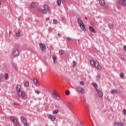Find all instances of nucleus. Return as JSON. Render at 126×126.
Here are the masks:
<instances>
[{
	"mask_svg": "<svg viewBox=\"0 0 126 126\" xmlns=\"http://www.w3.org/2000/svg\"><path fill=\"white\" fill-rule=\"evenodd\" d=\"M90 63L91 65H92L93 66H95V68H96L97 70H101V69H102L101 66L99 65V63H98L97 61H94L91 60H90Z\"/></svg>",
	"mask_w": 126,
	"mask_h": 126,
	"instance_id": "nucleus-1",
	"label": "nucleus"
},
{
	"mask_svg": "<svg viewBox=\"0 0 126 126\" xmlns=\"http://www.w3.org/2000/svg\"><path fill=\"white\" fill-rule=\"evenodd\" d=\"M16 91L18 92V95L22 98L25 97V93L21 91V87L20 85H18L16 87Z\"/></svg>",
	"mask_w": 126,
	"mask_h": 126,
	"instance_id": "nucleus-2",
	"label": "nucleus"
},
{
	"mask_svg": "<svg viewBox=\"0 0 126 126\" xmlns=\"http://www.w3.org/2000/svg\"><path fill=\"white\" fill-rule=\"evenodd\" d=\"M77 23L79 24L82 31H86V28H85V26L84 25L83 22H82L81 19H80L79 18L77 19Z\"/></svg>",
	"mask_w": 126,
	"mask_h": 126,
	"instance_id": "nucleus-3",
	"label": "nucleus"
},
{
	"mask_svg": "<svg viewBox=\"0 0 126 126\" xmlns=\"http://www.w3.org/2000/svg\"><path fill=\"white\" fill-rule=\"evenodd\" d=\"M52 95L54 96V98L56 99V100H60L61 98L60 94H59V93H58V92L55 90L52 91Z\"/></svg>",
	"mask_w": 126,
	"mask_h": 126,
	"instance_id": "nucleus-4",
	"label": "nucleus"
},
{
	"mask_svg": "<svg viewBox=\"0 0 126 126\" xmlns=\"http://www.w3.org/2000/svg\"><path fill=\"white\" fill-rule=\"evenodd\" d=\"M20 52L18 49H14L12 51V55L13 57H18L19 56Z\"/></svg>",
	"mask_w": 126,
	"mask_h": 126,
	"instance_id": "nucleus-5",
	"label": "nucleus"
},
{
	"mask_svg": "<svg viewBox=\"0 0 126 126\" xmlns=\"http://www.w3.org/2000/svg\"><path fill=\"white\" fill-rule=\"evenodd\" d=\"M95 91H96L98 95L99 96V97L100 98H102V97H103V94L102 93V92H101V91H100V90L95 88Z\"/></svg>",
	"mask_w": 126,
	"mask_h": 126,
	"instance_id": "nucleus-6",
	"label": "nucleus"
},
{
	"mask_svg": "<svg viewBox=\"0 0 126 126\" xmlns=\"http://www.w3.org/2000/svg\"><path fill=\"white\" fill-rule=\"evenodd\" d=\"M39 47L41 51H45V50H46V45L44 43H40Z\"/></svg>",
	"mask_w": 126,
	"mask_h": 126,
	"instance_id": "nucleus-7",
	"label": "nucleus"
},
{
	"mask_svg": "<svg viewBox=\"0 0 126 126\" xmlns=\"http://www.w3.org/2000/svg\"><path fill=\"white\" fill-rule=\"evenodd\" d=\"M76 89L78 90V91H79V92H81V93H82L83 94H84V93H85V92L84 91V89H83V88L79 86L76 87Z\"/></svg>",
	"mask_w": 126,
	"mask_h": 126,
	"instance_id": "nucleus-8",
	"label": "nucleus"
},
{
	"mask_svg": "<svg viewBox=\"0 0 126 126\" xmlns=\"http://www.w3.org/2000/svg\"><path fill=\"white\" fill-rule=\"evenodd\" d=\"M10 121L13 123V124H16L17 123V119L15 117H10Z\"/></svg>",
	"mask_w": 126,
	"mask_h": 126,
	"instance_id": "nucleus-9",
	"label": "nucleus"
},
{
	"mask_svg": "<svg viewBox=\"0 0 126 126\" xmlns=\"http://www.w3.org/2000/svg\"><path fill=\"white\" fill-rule=\"evenodd\" d=\"M126 0H119L118 1V3H120V4H122L123 6H125L126 5Z\"/></svg>",
	"mask_w": 126,
	"mask_h": 126,
	"instance_id": "nucleus-10",
	"label": "nucleus"
},
{
	"mask_svg": "<svg viewBox=\"0 0 126 126\" xmlns=\"http://www.w3.org/2000/svg\"><path fill=\"white\" fill-rule=\"evenodd\" d=\"M33 83L36 86H40V84H39V81L37 79H33Z\"/></svg>",
	"mask_w": 126,
	"mask_h": 126,
	"instance_id": "nucleus-11",
	"label": "nucleus"
},
{
	"mask_svg": "<svg viewBox=\"0 0 126 126\" xmlns=\"http://www.w3.org/2000/svg\"><path fill=\"white\" fill-rule=\"evenodd\" d=\"M49 119H50L52 122H55V121H56V117L52 115L49 116Z\"/></svg>",
	"mask_w": 126,
	"mask_h": 126,
	"instance_id": "nucleus-12",
	"label": "nucleus"
},
{
	"mask_svg": "<svg viewBox=\"0 0 126 126\" xmlns=\"http://www.w3.org/2000/svg\"><path fill=\"white\" fill-rule=\"evenodd\" d=\"M99 4L101 6H105V1L104 0H99Z\"/></svg>",
	"mask_w": 126,
	"mask_h": 126,
	"instance_id": "nucleus-13",
	"label": "nucleus"
},
{
	"mask_svg": "<svg viewBox=\"0 0 126 126\" xmlns=\"http://www.w3.org/2000/svg\"><path fill=\"white\" fill-rule=\"evenodd\" d=\"M17 37H20L21 36V31L20 30H18L16 32Z\"/></svg>",
	"mask_w": 126,
	"mask_h": 126,
	"instance_id": "nucleus-14",
	"label": "nucleus"
},
{
	"mask_svg": "<svg viewBox=\"0 0 126 126\" xmlns=\"http://www.w3.org/2000/svg\"><path fill=\"white\" fill-rule=\"evenodd\" d=\"M21 121L22 122H23V124H26V122H27L26 121V120L25 119V118H24V117L23 116H22L21 117Z\"/></svg>",
	"mask_w": 126,
	"mask_h": 126,
	"instance_id": "nucleus-15",
	"label": "nucleus"
},
{
	"mask_svg": "<svg viewBox=\"0 0 126 126\" xmlns=\"http://www.w3.org/2000/svg\"><path fill=\"white\" fill-rule=\"evenodd\" d=\"M36 6V3L34 2H32L31 4V8H34Z\"/></svg>",
	"mask_w": 126,
	"mask_h": 126,
	"instance_id": "nucleus-16",
	"label": "nucleus"
},
{
	"mask_svg": "<svg viewBox=\"0 0 126 126\" xmlns=\"http://www.w3.org/2000/svg\"><path fill=\"white\" fill-rule=\"evenodd\" d=\"M89 29L93 33H95V30H94V28L92 26H90Z\"/></svg>",
	"mask_w": 126,
	"mask_h": 126,
	"instance_id": "nucleus-17",
	"label": "nucleus"
},
{
	"mask_svg": "<svg viewBox=\"0 0 126 126\" xmlns=\"http://www.w3.org/2000/svg\"><path fill=\"white\" fill-rule=\"evenodd\" d=\"M57 4L58 6H60L61 4H62V1L61 0H57Z\"/></svg>",
	"mask_w": 126,
	"mask_h": 126,
	"instance_id": "nucleus-18",
	"label": "nucleus"
},
{
	"mask_svg": "<svg viewBox=\"0 0 126 126\" xmlns=\"http://www.w3.org/2000/svg\"><path fill=\"white\" fill-rule=\"evenodd\" d=\"M108 27L110 29H113L114 28V25L112 24H108Z\"/></svg>",
	"mask_w": 126,
	"mask_h": 126,
	"instance_id": "nucleus-19",
	"label": "nucleus"
},
{
	"mask_svg": "<svg viewBox=\"0 0 126 126\" xmlns=\"http://www.w3.org/2000/svg\"><path fill=\"white\" fill-rule=\"evenodd\" d=\"M52 59L53 60V62L56 63V61H57V57H56V56H55V55L53 56Z\"/></svg>",
	"mask_w": 126,
	"mask_h": 126,
	"instance_id": "nucleus-20",
	"label": "nucleus"
},
{
	"mask_svg": "<svg viewBox=\"0 0 126 126\" xmlns=\"http://www.w3.org/2000/svg\"><path fill=\"white\" fill-rule=\"evenodd\" d=\"M28 86H29V82H26L24 84V87L27 88Z\"/></svg>",
	"mask_w": 126,
	"mask_h": 126,
	"instance_id": "nucleus-21",
	"label": "nucleus"
},
{
	"mask_svg": "<svg viewBox=\"0 0 126 126\" xmlns=\"http://www.w3.org/2000/svg\"><path fill=\"white\" fill-rule=\"evenodd\" d=\"M64 53V51H63V50H60L59 51V54L60 55H63V54Z\"/></svg>",
	"mask_w": 126,
	"mask_h": 126,
	"instance_id": "nucleus-22",
	"label": "nucleus"
},
{
	"mask_svg": "<svg viewBox=\"0 0 126 126\" xmlns=\"http://www.w3.org/2000/svg\"><path fill=\"white\" fill-rule=\"evenodd\" d=\"M41 13H47V10H46L45 9H43L41 10Z\"/></svg>",
	"mask_w": 126,
	"mask_h": 126,
	"instance_id": "nucleus-23",
	"label": "nucleus"
},
{
	"mask_svg": "<svg viewBox=\"0 0 126 126\" xmlns=\"http://www.w3.org/2000/svg\"><path fill=\"white\" fill-rule=\"evenodd\" d=\"M44 9H45L46 10H49V7L47 5H44Z\"/></svg>",
	"mask_w": 126,
	"mask_h": 126,
	"instance_id": "nucleus-24",
	"label": "nucleus"
},
{
	"mask_svg": "<svg viewBox=\"0 0 126 126\" xmlns=\"http://www.w3.org/2000/svg\"><path fill=\"white\" fill-rule=\"evenodd\" d=\"M116 92H117V90H113L111 91V94H115V93H116Z\"/></svg>",
	"mask_w": 126,
	"mask_h": 126,
	"instance_id": "nucleus-25",
	"label": "nucleus"
},
{
	"mask_svg": "<svg viewBox=\"0 0 126 126\" xmlns=\"http://www.w3.org/2000/svg\"><path fill=\"white\" fill-rule=\"evenodd\" d=\"M59 113L58 110H55V111L53 112V114H55V115H57Z\"/></svg>",
	"mask_w": 126,
	"mask_h": 126,
	"instance_id": "nucleus-26",
	"label": "nucleus"
},
{
	"mask_svg": "<svg viewBox=\"0 0 126 126\" xmlns=\"http://www.w3.org/2000/svg\"><path fill=\"white\" fill-rule=\"evenodd\" d=\"M117 125L119 126H124V124H123V123H122V122H118V123H117Z\"/></svg>",
	"mask_w": 126,
	"mask_h": 126,
	"instance_id": "nucleus-27",
	"label": "nucleus"
},
{
	"mask_svg": "<svg viewBox=\"0 0 126 126\" xmlns=\"http://www.w3.org/2000/svg\"><path fill=\"white\" fill-rule=\"evenodd\" d=\"M76 66V62L75 61L73 62V67H75Z\"/></svg>",
	"mask_w": 126,
	"mask_h": 126,
	"instance_id": "nucleus-28",
	"label": "nucleus"
},
{
	"mask_svg": "<svg viewBox=\"0 0 126 126\" xmlns=\"http://www.w3.org/2000/svg\"><path fill=\"white\" fill-rule=\"evenodd\" d=\"M92 85H93L94 87H95V88H97V87H98V86L96 83H93Z\"/></svg>",
	"mask_w": 126,
	"mask_h": 126,
	"instance_id": "nucleus-29",
	"label": "nucleus"
},
{
	"mask_svg": "<svg viewBox=\"0 0 126 126\" xmlns=\"http://www.w3.org/2000/svg\"><path fill=\"white\" fill-rule=\"evenodd\" d=\"M100 75H98L96 77V80L98 81L99 80H100Z\"/></svg>",
	"mask_w": 126,
	"mask_h": 126,
	"instance_id": "nucleus-30",
	"label": "nucleus"
},
{
	"mask_svg": "<svg viewBox=\"0 0 126 126\" xmlns=\"http://www.w3.org/2000/svg\"><path fill=\"white\" fill-rule=\"evenodd\" d=\"M5 79H8V74L7 73L5 74Z\"/></svg>",
	"mask_w": 126,
	"mask_h": 126,
	"instance_id": "nucleus-31",
	"label": "nucleus"
},
{
	"mask_svg": "<svg viewBox=\"0 0 126 126\" xmlns=\"http://www.w3.org/2000/svg\"><path fill=\"white\" fill-rule=\"evenodd\" d=\"M53 23L54 24H58V21L57 20H54Z\"/></svg>",
	"mask_w": 126,
	"mask_h": 126,
	"instance_id": "nucleus-32",
	"label": "nucleus"
},
{
	"mask_svg": "<svg viewBox=\"0 0 126 126\" xmlns=\"http://www.w3.org/2000/svg\"><path fill=\"white\" fill-rule=\"evenodd\" d=\"M66 95H68L69 94V91L67 90L65 92Z\"/></svg>",
	"mask_w": 126,
	"mask_h": 126,
	"instance_id": "nucleus-33",
	"label": "nucleus"
},
{
	"mask_svg": "<svg viewBox=\"0 0 126 126\" xmlns=\"http://www.w3.org/2000/svg\"><path fill=\"white\" fill-rule=\"evenodd\" d=\"M80 85H82V86L84 85V82L83 81L80 82Z\"/></svg>",
	"mask_w": 126,
	"mask_h": 126,
	"instance_id": "nucleus-34",
	"label": "nucleus"
},
{
	"mask_svg": "<svg viewBox=\"0 0 126 126\" xmlns=\"http://www.w3.org/2000/svg\"><path fill=\"white\" fill-rule=\"evenodd\" d=\"M120 77H121V78H123L124 77V73H121L120 74Z\"/></svg>",
	"mask_w": 126,
	"mask_h": 126,
	"instance_id": "nucleus-35",
	"label": "nucleus"
},
{
	"mask_svg": "<svg viewBox=\"0 0 126 126\" xmlns=\"http://www.w3.org/2000/svg\"><path fill=\"white\" fill-rule=\"evenodd\" d=\"M35 93L38 94H40V91H35Z\"/></svg>",
	"mask_w": 126,
	"mask_h": 126,
	"instance_id": "nucleus-36",
	"label": "nucleus"
},
{
	"mask_svg": "<svg viewBox=\"0 0 126 126\" xmlns=\"http://www.w3.org/2000/svg\"><path fill=\"white\" fill-rule=\"evenodd\" d=\"M123 50H124V51L125 52H126V45L124 46L123 47Z\"/></svg>",
	"mask_w": 126,
	"mask_h": 126,
	"instance_id": "nucleus-37",
	"label": "nucleus"
},
{
	"mask_svg": "<svg viewBox=\"0 0 126 126\" xmlns=\"http://www.w3.org/2000/svg\"><path fill=\"white\" fill-rule=\"evenodd\" d=\"M123 112H124V115L126 114V109H124L123 110Z\"/></svg>",
	"mask_w": 126,
	"mask_h": 126,
	"instance_id": "nucleus-38",
	"label": "nucleus"
},
{
	"mask_svg": "<svg viewBox=\"0 0 126 126\" xmlns=\"http://www.w3.org/2000/svg\"><path fill=\"white\" fill-rule=\"evenodd\" d=\"M49 31H50V32L53 31V29H52V28H50Z\"/></svg>",
	"mask_w": 126,
	"mask_h": 126,
	"instance_id": "nucleus-39",
	"label": "nucleus"
},
{
	"mask_svg": "<svg viewBox=\"0 0 126 126\" xmlns=\"http://www.w3.org/2000/svg\"><path fill=\"white\" fill-rule=\"evenodd\" d=\"M67 40L68 41H70V40H71V38L70 37H68Z\"/></svg>",
	"mask_w": 126,
	"mask_h": 126,
	"instance_id": "nucleus-40",
	"label": "nucleus"
},
{
	"mask_svg": "<svg viewBox=\"0 0 126 126\" xmlns=\"http://www.w3.org/2000/svg\"><path fill=\"white\" fill-rule=\"evenodd\" d=\"M13 105H19V104L16 103V102H15V103H14L13 104Z\"/></svg>",
	"mask_w": 126,
	"mask_h": 126,
	"instance_id": "nucleus-41",
	"label": "nucleus"
},
{
	"mask_svg": "<svg viewBox=\"0 0 126 126\" xmlns=\"http://www.w3.org/2000/svg\"><path fill=\"white\" fill-rule=\"evenodd\" d=\"M24 124H25L26 126H29L27 124V122H26V123H24Z\"/></svg>",
	"mask_w": 126,
	"mask_h": 126,
	"instance_id": "nucleus-42",
	"label": "nucleus"
},
{
	"mask_svg": "<svg viewBox=\"0 0 126 126\" xmlns=\"http://www.w3.org/2000/svg\"><path fill=\"white\" fill-rule=\"evenodd\" d=\"M87 110L88 111V113H89V106L87 107Z\"/></svg>",
	"mask_w": 126,
	"mask_h": 126,
	"instance_id": "nucleus-43",
	"label": "nucleus"
},
{
	"mask_svg": "<svg viewBox=\"0 0 126 126\" xmlns=\"http://www.w3.org/2000/svg\"><path fill=\"white\" fill-rule=\"evenodd\" d=\"M16 126H20V124L17 123Z\"/></svg>",
	"mask_w": 126,
	"mask_h": 126,
	"instance_id": "nucleus-44",
	"label": "nucleus"
},
{
	"mask_svg": "<svg viewBox=\"0 0 126 126\" xmlns=\"http://www.w3.org/2000/svg\"><path fill=\"white\" fill-rule=\"evenodd\" d=\"M126 60V58L124 57L122 58L123 61H125Z\"/></svg>",
	"mask_w": 126,
	"mask_h": 126,
	"instance_id": "nucleus-45",
	"label": "nucleus"
},
{
	"mask_svg": "<svg viewBox=\"0 0 126 126\" xmlns=\"http://www.w3.org/2000/svg\"><path fill=\"white\" fill-rule=\"evenodd\" d=\"M46 20H50V17L47 18Z\"/></svg>",
	"mask_w": 126,
	"mask_h": 126,
	"instance_id": "nucleus-46",
	"label": "nucleus"
},
{
	"mask_svg": "<svg viewBox=\"0 0 126 126\" xmlns=\"http://www.w3.org/2000/svg\"><path fill=\"white\" fill-rule=\"evenodd\" d=\"M58 36H59V37H61V34L60 33H58Z\"/></svg>",
	"mask_w": 126,
	"mask_h": 126,
	"instance_id": "nucleus-47",
	"label": "nucleus"
},
{
	"mask_svg": "<svg viewBox=\"0 0 126 126\" xmlns=\"http://www.w3.org/2000/svg\"><path fill=\"white\" fill-rule=\"evenodd\" d=\"M114 126H117V123H114Z\"/></svg>",
	"mask_w": 126,
	"mask_h": 126,
	"instance_id": "nucleus-48",
	"label": "nucleus"
},
{
	"mask_svg": "<svg viewBox=\"0 0 126 126\" xmlns=\"http://www.w3.org/2000/svg\"><path fill=\"white\" fill-rule=\"evenodd\" d=\"M1 77H2V75H0V79H1Z\"/></svg>",
	"mask_w": 126,
	"mask_h": 126,
	"instance_id": "nucleus-49",
	"label": "nucleus"
},
{
	"mask_svg": "<svg viewBox=\"0 0 126 126\" xmlns=\"http://www.w3.org/2000/svg\"><path fill=\"white\" fill-rule=\"evenodd\" d=\"M48 24H47L45 25V26H46V27H48Z\"/></svg>",
	"mask_w": 126,
	"mask_h": 126,
	"instance_id": "nucleus-50",
	"label": "nucleus"
},
{
	"mask_svg": "<svg viewBox=\"0 0 126 126\" xmlns=\"http://www.w3.org/2000/svg\"><path fill=\"white\" fill-rule=\"evenodd\" d=\"M81 125H82L83 123L82 122H80Z\"/></svg>",
	"mask_w": 126,
	"mask_h": 126,
	"instance_id": "nucleus-51",
	"label": "nucleus"
},
{
	"mask_svg": "<svg viewBox=\"0 0 126 126\" xmlns=\"http://www.w3.org/2000/svg\"><path fill=\"white\" fill-rule=\"evenodd\" d=\"M85 19H87V18H86V17H85Z\"/></svg>",
	"mask_w": 126,
	"mask_h": 126,
	"instance_id": "nucleus-52",
	"label": "nucleus"
},
{
	"mask_svg": "<svg viewBox=\"0 0 126 126\" xmlns=\"http://www.w3.org/2000/svg\"><path fill=\"white\" fill-rule=\"evenodd\" d=\"M63 0V1H65V0Z\"/></svg>",
	"mask_w": 126,
	"mask_h": 126,
	"instance_id": "nucleus-53",
	"label": "nucleus"
},
{
	"mask_svg": "<svg viewBox=\"0 0 126 126\" xmlns=\"http://www.w3.org/2000/svg\"><path fill=\"white\" fill-rule=\"evenodd\" d=\"M9 34H10V33H11V32H9Z\"/></svg>",
	"mask_w": 126,
	"mask_h": 126,
	"instance_id": "nucleus-54",
	"label": "nucleus"
},
{
	"mask_svg": "<svg viewBox=\"0 0 126 126\" xmlns=\"http://www.w3.org/2000/svg\"><path fill=\"white\" fill-rule=\"evenodd\" d=\"M8 125H9V126H10V123H9V124H8Z\"/></svg>",
	"mask_w": 126,
	"mask_h": 126,
	"instance_id": "nucleus-55",
	"label": "nucleus"
},
{
	"mask_svg": "<svg viewBox=\"0 0 126 126\" xmlns=\"http://www.w3.org/2000/svg\"><path fill=\"white\" fill-rule=\"evenodd\" d=\"M1 3L0 0V5Z\"/></svg>",
	"mask_w": 126,
	"mask_h": 126,
	"instance_id": "nucleus-56",
	"label": "nucleus"
},
{
	"mask_svg": "<svg viewBox=\"0 0 126 126\" xmlns=\"http://www.w3.org/2000/svg\"><path fill=\"white\" fill-rule=\"evenodd\" d=\"M78 42H79V40H78Z\"/></svg>",
	"mask_w": 126,
	"mask_h": 126,
	"instance_id": "nucleus-57",
	"label": "nucleus"
}]
</instances>
